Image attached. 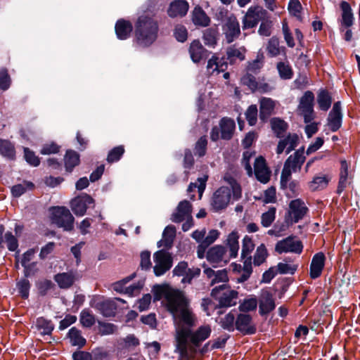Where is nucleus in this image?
<instances>
[{
	"instance_id": "1",
	"label": "nucleus",
	"mask_w": 360,
	"mask_h": 360,
	"mask_svg": "<svg viewBox=\"0 0 360 360\" xmlns=\"http://www.w3.org/2000/svg\"><path fill=\"white\" fill-rule=\"evenodd\" d=\"M167 307L179 323L175 334L176 352L179 354L178 360H199L204 348L200 349L202 342L207 340L212 332L209 325L199 327L192 331L190 328L195 326L197 318L189 306V300L179 290H172L166 294Z\"/></svg>"
},
{
	"instance_id": "2",
	"label": "nucleus",
	"mask_w": 360,
	"mask_h": 360,
	"mask_svg": "<svg viewBox=\"0 0 360 360\" xmlns=\"http://www.w3.org/2000/svg\"><path fill=\"white\" fill-rule=\"evenodd\" d=\"M158 32V20L153 15L144 13L134 23V42L141 47H148L157 39Z\"/></svg>"
},
{
	"instance_id": "3",
	"label": "nucleus",
	"mask_w": 360,
	"mask_h": 360,
	"mask_svg": "<svg viewBox=\"0 0 360 360\" xmlns=\"http://www.w3.org/2000/svg\"><path fill=\"white\" fill-rule=\"evenodd\" d=\"M306 160L304 148L302 147L290 155L284 163L281 175V186L284 188L287 187L291 179L292 172L300 171Z\"/></svg>"
},
{
	"instance_id": "4",
	"label": "nucleus",
	"mask_w": 360,
	"mask_h": 360,
	"mask_svg": "<svg viewBox=\"0 0 360 360\" xmlns=\"http://www.w3.org/2000/svg\"><path fill=\"white\" fill-rule=\"evenodd\" d=\"M51 224L64 231H70L74 228L75 218L65 207H53L49 210Z\"/></svg>"
},
{
	"instance_id": "5",
	"label": "nucleus",
	"mask_w": 360,
	"mask_h": 360,
	"mask_svg": "<svg viewBox=\"0 0 360 360\" xmlns=\"http://www.w3.org/2000/svg\"><path fill=\"white\" fill-rule=\"evenodd\" d=\"M211 295L218 301L220 307H231L236 305L238 292L226 284H222L214 288Z\"/></svg>"
},
{
	"instance_id": "6",
	"label": "nucleus",
	"mask_w": 360,
	"mask_h": 360,
	"mask_svg": "<svg viewBox=\"0 0 360 360\" xmlns=\"http://www.w3.org/2000/svg\"><path fill=\"white\" fill-rule=\"evenodd\" d=\"M309 212L304 202L300 198L291 200L285 220L288 224H293L302 220Z\"/></svg>"
},
{
	"instance_id": "7",
	"label": "nucleus",
	"mask_w": 360,
	"mask_h": 360,
	"mask_svg": "<svg viewBox=\"0 0 360 360\" xmlns=\"http://www.w3.org/2000/svg\"><path fill=\"white\" fill-rule=\"evenodd\" d=\"M155 266L153 271L156 276L164 275L172 266L173 258L172 255L165 250H160L153 254Z\"/></svg>"
},
{
	"instance_id": "8",
	"label": "nucleus",
	"mask_w": 360,
	"mask_h": 360,
	"mask_svg": "<svg viewBox=\"0 0 360 360\" xmlns=\"http://www.w3.org/2000/svg\"><path fill=\"white\" fill-rule=\"evenodd\" d=\"M314 95L310 91H306L300 98L297 111L305 123H309L314 119Z\"/></svg>"
},
{
	"instance_id": "9",
	"label": "nucleus",
	"mask_w": 360,
	"mask_h": 360,
	"mask_svg": "<svg viewBox=\"0 0 360 360\" xmlns=\"http://www.w3.org/2000/svg\"><path fill=\"white\" fill-rule=\"evenodd\" d=\"M206 258L214 267L222 266L226 264L231 259L227 253L226 249L223 245H214L207 252Z\"/></svg>"
},
{
	"instance_id": "10",
	"label": "nucleus",
	"mask_w": 360,
	"mask_h": 360,
	"mask_svg": "<svg viewBox=\"0 0 360 360\" xmlns=\"http://www.w3.org/2000/svg\"><path fill=\"white\" fill-rule=\"evenodd\" d=\"M267 12L262 6H251L243 18V29L247 30L255 27L259 21L266 17Z\"/></svg>"
},
{
	"instance_id": "11",
	"label": "nucleus",
	"mask_w": 360,
	"mask_h": 360,
	"mask_svg": "<svg viewBox=\"0 0 360 360\" xmlns=\"http://www.w3.org/2000/svg\"><path fill=\"white\" fill-rule=\"evenodd\" d=\"M302 250V243L294 236H288L278 241L275 246V251L279 254L291 252L300 255Z\"/></svg>"
},
{
	"instance_id": "12",
	"label": "nucleus",
	"mask_w": 360,
	"mask_h": 360,
	"mask_svg": "<svg viewBox=\"0 0 360 360\" xmlns=\"http://www.w3.org/2000/svg\"><path fill=\"white\" fill-rule=\"evenodd\" d=\"M231 195L227 186L219 188L214 193L211 200V206L216 211L225 209L231 202Z\"/></svg>"
},
{
	"instance_id": "13",
	"label": "nucleus",
	"mask_w": 360,
	"mask_h": 360,
	"mask_svg": "<svg viewBox=\"0 0 360 360\" xmlns=\"http://www.w3.org/2000/svg\"><path fill=\"white\" fill-rule=\"evenodd\" d=\"M223 33L228 44L232 43L240 35V24L233 15L229 16L222 26Z\"/></svg>"
},
{
	"instance_id": "14",
	"label": "nucleus",
	"mask_w": 360,
	"mask_h": 360,
	"mask_svg": "<svg viewBox=\"0 0 360 360\" xmlns=\"http://www.w3.org/2000/svg\"><path fill=\"white\" fill-rule=\"evenodd\" d=\"M259 313L261 316L268 315L276 308L275 298L268 289H263L257 300Z\"/></svg>"
},
{
	"instance_id": "15",
	"label": "nucleus",
	"mask_w": 360,
	"mask_h": 360,
	"mask_svg": "<svg viewBox=\"0 0 360 360\" xmlns=\"http://www.w3.org/2000/svg\"><path fill=\"white\" fill-rule=\"evenodd\" d=\"M235 329L243 335H252L257 331V328L252 321V317L250 314L245 313L238 314Z\"/></svg>"
},
{
	"instance_id": "16",
	"label": "nucleus",
	"mask_w": 360,
	"mask_h": 360,
	"mask_svg": "<svg viewBox=\"0 0 360 360\" xmlns=\"http://www.w3.org/2000/svg\"><path fill=\"white\" fill-rule=\"evenodd\" d=\"M94 203V199L89 195L84 193L72 199L70 206L73 212L81 217L85 214L87 208Z\"/></svg>"
},
{
	"instance_id": "17",
	"label": "nucleus",
	"mask_w": 360,
	"mask_h": 360,
	"mask_svg": "<svg viewBox=\"0 0 360 360\" xmlns=\"http://www.w3.org/2000/svg\"><path fill=\"white\" fill-rule=\"evenodd\" d=\"M342 113L340 101L333 104V108L328 114L327 124L332 131H337L342 126Z\"/></svg>"
},
{
	"instance_id": "18",
	"label": "nucleus",
	"mask_w": 360,
	"mask_h": 360,
	"mask_svg": "<svg viewBox=\"0 0 360 360\" xmlns=\"http://www.w3.org/2000/svg\"><path fill=\"white\" fill-rule=\"evenodd\" d=\"M192 205L188 200L181 201L175 212L172 214L171 220L174 223H180L191 216Z\"/></svg>"
},
{
	"instance_id": "19",
	"label": "nucleus",
	"mask_w": 360,
	"mask_h": 360,
	"mask_svg": "<svg viewBox=\"0 0 360 360\" xmlns=\"http://www.w3.org/2000/svg\"><path fill=\"white\" fill-rule=\"evenodd\" d=\"M299 136L296 134H289L285 138L278 141L276 153L281 155L285 149L286 154L290 153L297 146Z\"/></svg>"
},
{
	"instance_id": "20",
	"label": "nucleus",
	"mask_w": 360,
	"mask_h": 360,
	"mask_svg": "<svg viewBox=\"0 0 360 360\" xmlns=\"http://www.w3.org/2000/svg\"><path fill=\"white\" fill-rule=\"evenodd\" d=\"M189 54L191 60L195 63L200 62L203 59H206L208 56V51L204 48L199 40H193L189 46Z\"/></svg>"
},
{
	"instance_id": "21",
	"label": "nucleus",
	"mask_w": 360,
	"mask_h": 360,
	"mask_svg": "<svg viewBox=\"0 0 360 360\" xmlns=\"http://www.w3.org/2000/svg\"><path fill=\"white\" fill-rule=\"evenodd\" d=\"M255 174L257 179L262 183L266 184L270 179V171L269 170L265 159L260 156L256 158L255 165Z\"/></svg>"
},
{
	"instance_id": "22",
	"label": "nucleus",
	"mask_w": 360,
	"mask_h": 360,
	"mask_svg": "<svg viewBox=\"0 0 360 360\" xmlns=\"http://www.w3.org/2000/svg\"><path fill=\"white\" fill-rule=\"evenodd\" d=\"M326 257L323 252L315 254L310 264V277L316 279L321 276L325 266Z\"/></svg>"
},
{
	"instance_id": "23",
	"label": "nucleus",
	"mask_w": 360,
	"mask_h": 360,
	"mask_svg": "<svg viewBox=\"0 0 360 360\" xmlns=\"http://www.w3.org/2000/svg\"><path fill=\"white\" fill-rule=\"evenodd\" d=\"M116 300L124 302L121 298H115V300H104L96 303V308L105 317L112 316L117 311Z\"/></svg>"
},
{
	"instance_id": "24",
	"label": "nucleus",
	"mask_w": 360,
	"mask_h": 360,
	"mask_svg": "<svg viewBox=\"0 0 360 360\" xmlns=\"http://www.w3.org/2000/svg\"><path fill=\"white\" fill-rule=\"evenodd\" d=\"M276 102L271 98L262 97L259 100V118L262 122H266L274 113Z\"/></svg>"
},
{
	"instance_id": "25",
	"label": "nucleus",
	"mask_w": 360,
	"mask_h": 360,
	"mask_svg": "<svg viewBox=\"0 0 360 360\" xmlns=\"http://www.w3.org/2000/svg\"><path fill=\"white\" fill-rule=\"evenodd\" d=\"M223 179L227 184V187L231 191V198L233 200L238 201L242 198V187L237 179L231 174L226 173L224 174Z\"/></svg>"
},
{
	"instance_id": "26",
	"label": "nucleus",
	"mask_w": 360,
	"mask_h": 360,
	"mask_svg": "<svg viewBox=\"0 0 360 360\" xmlns=\"http://www.w3.org/2000/svg\"><path fill=\"white\" fill-rule=\"evenodd\" d=\"M188 7L186 0H175L170 4L167 13L172 18L183 17L187 13Z\"/></svg>"
},
{
	"instance_id": "27",
	"label": "nucleus",
	"mask_w": 360,
	"mask_h": 360,
	"mask_svg": "<svg viewBox=\"0 0 360 360\" xmlns=\"http://www.w3.org/2000/svg\"><path fill=\"white\" fill-rule=\"evenodd\" d=\"M77 279V274L72 271L59 273L54 276V281L63 289L70 288Z\"/></svg>"
},
{
	"instance_id": "28",
	"label": "nucleus",
	"mask_w": 360,
	"mask_h": 360,
	"mask_svg": "<svg viewBox=\"0 0 360 360\" xmlns=\"http://www.w3.org/2000/svg\"><path fill=\"white\" fill-rule=\"evenodd\" d=\"M226 52L227 60L232 64L236 63V60H244L247 50L244 46H238L236 44H233L229 46Z\"/></svg>"
},
{
	"instance_id": "29",
	"label": "nucleus",
	"mask_w": 360,
	"mask_h": 360,
	"mask_svg": "<svg viewBox=\"0 0 360 360\" xmlns=\"http://www.w3.org/2000/svg\"><path fill=\"white\" fill-rule=\"evenodd\" d=\"M221 139L230 140L236 129V124L233 119L223 117L219 122Z\"/></svg>"
},
{
	"instance_id": "30",
	"label": "nucleus",
	"mask_w": 360,
	"mask_h": 360,
	"mask_svg": "<svg viewBox=\"0 0 360 360\" xmlns=\"http://www.w3.org/2000/svg\"><path fill=\"white\" fill-rule=\"evenodd\" d=\"M204 273L207 278H211V285L218 283H225L229 281L228 274L226 269L214 271L211 268H207L204 270Z\"/></svg>"
},
{
	"instance_id": "31",
	"label": "nucleus",
	"mask_w": 360,
	"mask_h": 360,
	"mask_svg": "<svg viewBox=\"0 0 360 360\" xmlns=\"http://www.w3.org/2000/svg\"><path fill=\"white\" fill-rule=\"evenodd\" d=\"M133 26L129 21L119 20L115 25V32L120 39H127L131 32Z\"/></svg>"
},
{
	"instance_id": "32",
	"label": "nucleus",
	"mask_w": 360,
	"mask_h": 360,
	"mask_svg": "<svg viewBox=\"0 0 360 360\" xmlns=\"http://www.w3.org/2000/svg\"><path fill=\"white\" fill-rule=\"evenodd\" d=\"M192 21L195 25L207 27L210 22V18L201 7L196 6L192 12Z\"/></svg>"
},
{
	"instance_id": "33",
	"label": "nucleus",
	"mask_w": 360,
	"mask_h": 360,
	"mask_svg": "<svg viewBox=\"0 0 360 360\" xmlns=\"http://www.w3.org/2000/svg\"><path fill=\"white\" fill-rule=\"evenodd\" d=\"M264 64V56L262 52H258L255 59L248 61L245 71L255 75L258 74L262 69Z\"/></svg>"
},
{
	"instance_id": "34",
	"label": "nucleus",
	"mask_w": 360,
	"mask_h": 360,
	"mask_svg": "<svg viewBox=\"0 0 360 360\" xmlns=\"http://www.w3.org/2000/svg\"><path fill=\"white\" fill-rule=\"evenodd\" d=\"M236 317L233 311H230L228 314L219 317L218 323L221 327L229 332H232L236 328Z\"/></svg>"
},
{
	"instance_id": "35",
	"label": "nucleus",
	"mask_w": 360,
	"mask_h": 360,
	"mask_svg": "<svg viewBox=\"0 0 360 360\" xmlns=\"http://www.w3.org/2000/svg\"><path fill=\"white\" fill-rule=\"evenodd\" d=\"M80 162L79 155L74 150H68L64 157L65 170L71 172Z\"/></svg>"
},
{
	"instance_id": "36",
	"label": "nucleus",
	"mask_w": 360,
	"mask_h": 360,
	"mask_svg": "<svg viewBox=\"0 0 360 360\" xmlns=\"http://www.w3.org/2000/svg\"><path fill=\"white\" fill-rule=\"evenodd\" d=\"M329 181L330 178L326 174L315 176L312 180L308 183V186L312 191L323 190L328 186Z\"/></svg>"
},
{
	"instance_id": "37",
	"label": "nucleus",
	"mask_w": 360,
	"mask_h": 360,
	"mask_svg": "<svg viewBox=\"0 0 360 360\" xmlns=\"http://www.w3.org/2000/svg\"><path fill=\"white\" fill-rule=\"evenodd\" d=\"M239 236L238 232L232 231L229 234L226 245L229 247V252L228 253L231 258H235L238 255V250H239V243H238Z\"/></svg>"
},
{
	"instance_id": "38",
	"label": "nucleus",
	"mask_w": 360,
	"mask_h": 360,
	"mask_svg": "<svg viewBox=\"0 0 360 360\" xmlns=\"http://www.w3.org/2000/svg\"><path fill=\"white\" fill-rule=\"evenodd\" d=\"M348 167L345 161L341 162L337 193L341 194L348 185Z\"/></svg>"
},
{
	"instance_id": "39",
	"label": "nucleus",
	"mask_w": 360,
	"mask_h": 360,
	"mask_svg": "<svg viewBox=\"0 0 360 360\" xmlns=\"http://www.w3.org/2000/svg\"><path fill=\"white\" fill-rule=\"evenodd\" d=\"M270 123L271 129L276 136L278 138L283 137L288 129V124L278 117L271 119Z\"/></svg>"
},
{
	"instance_id": "40",
	"label": "nucleus",
	"mask_w": 360,
	"mask_h": 360,
	"mask_svg": "<svg viewBox=\"0 0 360 360\" xmlns=\"http://www.w3.org/2000/svg\"><path fill=\"white\" fill-rule=\"evenodd\" d=\"M341 8L342 11V23L347 27L352 25L354 21V16L352 12V8L349 4L346 1L341 3Z\"/></svg>"
},
{
	"instance_id": "41",
	"label": "nucleus",
	"mask_w": 360,
	"mask_h": 360,
	"mask_svg": "<svg viewBox=\"0 0 360 360\" xmlns=\"http://www.w3.org/2000/svg\"><path fill=\"white\" fill-rule=\"evenodd\" d=\"M68 337L73 346L82 347L86 344V339L82 337L81 331L75 327H72L70 329Z\"/></svg>"
},
{
	"instance_id": "42",
	"label": "nucleus",
	"mask_w": 360,
	"mask_h": 360,
	"mask_svg": "<svg viewBox=\"0 0 360 360\" xmlns=\"http://www.w3.org/2000/svg\"><path fill=\"white\" fill-rule=\"evenodd\" d=\"M176 235V229L174 226H167L162 233V240L158 243V246L170 247Z\"/></svg>"
},
{
	"instance_id": "43",
	"label": "nucleus",
	"mask_w": 360,
	"mask_h": 360,
	"mask_svg": "<svg viewBox=\"0 0 360 360\" xmlns=\"http://www.w3.org/2000/svg\"><path fill=\"white\" fill-rule=\"evenodd\" d=\"M0 154L10 159L15 155L14 145L8 140L0 139Z\"/></svg>"
},
{
	"instance_id": "44",
	"label": "nucleus",
	"mask_w": 360,
	"mask_h": 360,
	"mask_svg": "<svg viewBox=\"0 0 360 360\" xmlns=\"http://www.w3.org/2000/svg\"><path fill=\"white\" fill-rule=\"evenodd\" d=\"M227 65L222 63L217 56H213L207 62V69L210 74L217 72L219 73L224 70V67L226 68Z\"/></svg>"
},
{
	"instance_id": "45",
	"label": "nucleus",
	"mask_w": 360,
	"mask_h": 360,
	"mask_svg": "<svg viewBox=\"0 0 360 360\" xmlns=\"http://www.w3.org/2000/svg\"><path fill=\"white\" fill-rule=\"evenodd\" d=\"M36 327L42 335H50L54 329V325L50 320L39 317L36 321Z\"/></svg>"
},
{
	"instance_id": "46",
	"label": "nucleus",
	"mask_w": 360,
	"mask_h": 360,
	"mask_svg": "<svg viewBox=\"0 0 360 360\" xmlns=\"http://www.w3.org/2000/svg\"><path fill=\"white\" fill-rule=\"evenodd\" d=\"M34 185L30 181H24L21 184H16L11 188L12 195L15 197H20L27 191H31L34 188Z\"/></svg>"
},
{
	"instance_id": "47",
	"label": "nucleus",
	"mask_w": 360,
	"mask_h": 360,
	"mask_svg": "<svg viewBox=\"0 0 360 360\" xmlns=\"http://www.w3.org/2000/svg\"><path fill=\"white\" fill-rule=\"evenodd\" d=\"M79 321L83 327L90 328L95 324L96 318L89 309H84L80 313Z\"/></svg>"
},
{
	"instance_id": "48",
	"label": "nucleus",
	"mask_w": 360,
	"mask_h": 360,
	"mask_svg": "<svg viewBox=\"0 0 360 360\" xmlns=\"http://www.w3.org/2000/svg\"><path fill=\"white\" fill-rule=\"evenodd\" d=\"M254 249L255 243L252 238L248 236H245L243 239L241 252V257L244 261L245 259H248V257H250L252 259V256L250 255V254Z\"/></svg>"
},
{
	"instance_id": "49",
	"label": "nucleus",
	"mask_w": 360,
	"mask_h": 360,
	"mask_svg": "<svg viewBox=\"0 0 360 360\" xmlns=\"http://www.w3.org/2000/svg\"><path fill=\"white\" fill-rule=\"evenodd\" d=\"M269 255L267 249L264 244L259 245L254 255L253 264L255 266H259L263 264Z\"/></svg>"
},
{
	"instance_id": "50",
	"label": "nucleus",
	"mask_w": 360,
	"mask_h": 360,
	"mask_svg": "<svg viewBox=\"0 0 360 360\" xmlns=\"http://www.w3.org/2000/svg\"><path fill=\"white\" fill-rule=\"evenodd\" d=\"M318 104L321 110L327 111L332 103V98L327 91H321L317 98Z\"/></svg>"
},
{
	"instance_id": "51",
	"label": "nucleus",
	"mask_w": 360,
	"mask_h": 360,
	"mask_svg": "<svg viewBox=\"0 0 360 360\" xmlns=\"http://www.w3.org/2000/svg\"><path fill=\"white\" fill-rule=\"evenodd\" d=\"M268 55L271 57H275L281 53L279 40L277 37H273L268 41L266 45Z\"/></svg>"
},
{
	"instance_id": "52",
	"label": "nucleus",
	"mask_w": 360,
	"mask_h": 360,
	"mask_svg": "<svg viewBox=\"0 0 360 360\" xmlns=\"http://www.w3.org/2000/svg\"><path fill=\"white\" fill-rule=\"evenodd\" d=\"M218 32L217 30L209 28L205 30L203 33V40L205 44L209 46H214L217 43Z\"/></svg>"
},
{
	"instance_id": "53",
	"label": "nucleus",
	"mask_w": 360,
	"mask_h": 360,
	"mask_svg": "<svg viewBox=\"0 0 360 360\" xmlns=\"http://www.w3.org/2000/svg\"><path fill=\"white\" fill-rule=\"evenodd\" d=\"M257 300L255 297L246 298L240 303L239 310L242 312H248L256 309L257 306Z\"/></svg>"
},
{
	"instance_id": "54",
	"label": "nucleus",
	"mask_w": 360,
	"mask_h": 360,
	"mask_svg": "<svg viewBox=\"0 0 360 360\" xmlns=\"http://www.w3.org/2000/svg\"><path fill=\"white\" fill-rule=\"evenodd\" d=\"M124 148L123 146H118L111 149L107 156V162L108 163H113L120 160L121 157L124 153Z\"/></svg>"
},
{
	"instance_id": "55",
	"label": "nucleus",
	"mask_w": 360,
	"mask_h": 360,
	"mask_svg": "<svg viewBox=\"0 0 360 360\" xmlns=\"http://www.w3.org/2000/svg\"><path fill=\"white\" fill-rule=\"evenodd\" d=\"M36 252L37 250L35 249H30L22 255L21 264L25 268V276H29L30 275L29 263L34 258Z\"/></svg>"
},
{
	"instance_id": "56",
	"label": "nucleus",
	"mask_w": 360,
	"mask_h": 360,
	"mask_svg": "<svg viewBox=\"0 0 360 360\" xmlns=\"http://www.w3.org/2000/svg\"><path fill=\"white\" fill-rule=\"evenodd\" d=\"M252 271L251 258L248 257L243 261V272L240 277L237 278L238 283L246 281L250 276Z\"/></svg>"
},
{
	"instance_id": "57",
	"label": "nucleus",
	"mask_w": 360,
	"mask_h": 360,
	"mask_svg": "<svg viewBox=\"0 0 360 360\" xmlns=\"http://www.w3.org/2000/svg\"><path fill=\"white\" fill-rule=\"evenodd\" d=\"M285 262H279L276 266L278 273L281 274H293L297 269L298 265L294 263H286L287 260H284Z\"/></svg>"
},
{
	"instance_id": "58",
	"label": "nucleus",
	"mask_w": 360,
	"mask_h": 360,
	"mask_svg": "<svg viewBox=\"0 0 360 360\" xmlns=\"http://www.w3.org/2000/svg\"><path fill=\"white\" fill-rule=\"evenodd\" d=\"M277 69L280 77L283 79H290L293 75L292 70L290 65L283 62H279L277 64Z\"/></svg>"
},
{
	"instance_id": "59",
	"label": "nucleus",
	"mask_w": 360,
	"mask_h": 360,
	"mask_svg": "<svg viewBox=\"0 0 360 360\" xmlns=\"http://www.w3.org/2000/svg\"><path fill=\"white\" fill-rule=\"evenodd\" d=\"M253 75L254 74L252 73L246 72L245 74L241 77L240 82L243 85L247 86L249 89H250L252 92H255V88L257 87V80Z\"/></svg>"
},
{
	"instance_id": "60",
	"label": "nucleus",
	"mask_w": 360,
	"mask_h": 360,
	"mask_svg": "<svg viewBox=\"0 0 360 360\" xmlns=\"http://www.w3.org/2000/svg\"><path fill=\"white\" fill-rule=\"evenodd\" d=\"M258 110L256 105H251L245 112V117L250 126L256 124L257 121Z\"/></svg>"
},
{
	"instance_id": "61",
	"label": "nucleus",
	"mask_w": 360,
	"mask_h": 360,
	"mask_svg": "<svg viewBox=\"0 0 360 360\" xmlns=\"http://www.w3.org/2000/svg\"><path fill=\"white\" fill-rule=\"evenodd\" d=\"M275 215H276V208L275 207H271L269 210L263 213L262 215V221L261 223L263 226L264 227H269L271 226V224L273 223V221L275 219Z\"/></svg>"
},
{
	"instance_id": "62",
	"label": "nucleus",
	"mask_w": 360,
	"mask_h": 360,
	"mask_svg": "<svg viewBox=\"0 0 360 360\" xmlns=\"http://www.w3.org/2000/svg\"><path fill=\"white\" fill-rule=\"evenodd\" d=\"M272 21L269 19L264 18L262 23L260 24V26L258 30V33L261 36L264 37H269L271 34V28H272Z\"/></svg>"
},
{
	"instance_id": "63",
	"label": "nucleus",
	"mask_w": 360,
	"mask_h": 360,
	"mask_svg": "<svg viewBox=\"0 0 360 360\" xmlns=\"http://www.w3.org/2000/svg\"><path fill=\"white\" fill-rule=\"evenodd\" d=\"M5 242L7 248L10 251L14 252L18 248V241L15 236L11 232H6L4 236Z\"/></svg>"
},
{
	"instance_id": "64",
	"label": "nucleus",
	"mask_w": 360,
	"mask_h": 360,
	"mask_svg": "<svg viewBox=\"0 0 360 360\" xmlns=\"http://www.w3.org/2000/svg\"><path fill=\"white\" fill-rule=\"evenodd\" d=\"M207 141L206 136H201L196 142L195 146V155L199 157L204 156L206 153Z\"/></svg>"
}]
</instances>
